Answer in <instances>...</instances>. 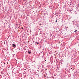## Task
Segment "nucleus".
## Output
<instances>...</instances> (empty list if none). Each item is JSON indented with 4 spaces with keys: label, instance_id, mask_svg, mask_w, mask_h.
I'll return each mask as SVG.
<instances>
[{
    "label": "nucleus",
    "instance_id": "obj_2",
    "mask_svg": "<svg viewBox=\"0 0 79 79\" xmlns=\"http://www.w3.org/2000/svg\"><path fill=\"white\" fill-rule=\"evenodd\" d=\"M31 52L28 51V53H29V54H31Z\"/></svg>",
    "mask_w": 79,
    "mask_h": 79
},
{
    "label": "nucleus",
    "instance_id": "obj_4",
    "mask_svg": "<svg viewBox=\"0 0 79 79\" xmlns=\"http://www.w3.org/2000/svg\"><path fill=\"white\" fill-rule=\"evenodd\" d=\"M37 44H39V42H38V43H37Z\"/></svg>",
    "mask_w": 79,
    "mask_h": 79
},
{
    "label": "nucleus",
    "instance_id": "obj_5",
    "mask_svg": "<svg viewBox=\"0 0 79 79\" xmlns=\"http://www.w3.org/2000/svg\"><path fill=\"white\" fill-rule=\"evenodd\" d=\"M57 21V20L56 21V22Z\"/></svg>",
    "mask_w": 79,
    "mask_h": 79
},
{
    "label": "nucleus",
    "instance_id": "obj_3",
    "mask_svg": "<svg viewBox=\"0 0 79 79\" xmlns=\"http://www.w3.org/2000/svg\"><path fill=\"white\" fill-rule=\"evenodd\" d=\"M77 32V30H75L74 31L75 32Z\"/></svg>",
    "mask_w": 79,
    "mask_h": 79
},
{
    "label": "nucleus",
    "instance_id": "obj_1",
    "mask_svg": "<svg viewBox=\"0 0 79 79\" xmlns=\"http://www.w3.org/2000/svg\"><path fill=\"white\" fill-rule=\"evenodd\" d=\"M12 45L13 47H15V44H13Z\"/></svg>",
    "mask_w": 79,
    "mask_h": 79
}]
</instances>
